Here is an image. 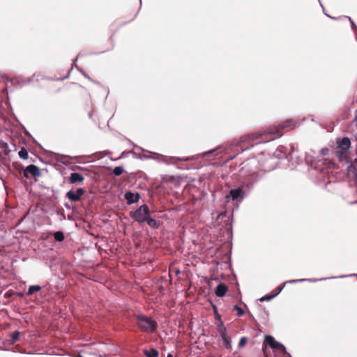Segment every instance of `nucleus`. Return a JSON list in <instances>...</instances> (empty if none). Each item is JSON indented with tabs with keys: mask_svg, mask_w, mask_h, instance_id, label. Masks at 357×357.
I'll use <instances>...</instances> for the list:
<instances>
[{
	"mask_svg": "<svg viewBox=\"0 0 357 357\" xmlns=\"http://www.w3.org/2000/svg\"><path fill=\"white\" fill-rule=\"evenodd\" d=\"M296 127V122L293 119H288L285 121L281 126H271L268 127L263 132H258L249 135L248 137L251 140H255L261 138V142H267L268 141L274 140L282 135V129L290 130Z\"/></svg>",
	"mask_w": 357,
	"mask_h": 357,
	"instance_id": "obj_1",
	"label": "nucleus"
},
{
	"mask_svg": "<svg viewBox=\"0 0 357 357\" xmlns=\"http://www.w3.org/2000/svg\"><path fill=\"white\" fill-rule=\"evenodd\" d=\"M261 175L259 172H252L245 177L239 188L231 189L229 191L232 200L242 201L247 192H249L253 187L254 183L259 181Z\"/></svg>",
	"mask_w": 357,
	"mask_h": 357,
	"instance_id": "obj_2",
	"label": "nucleus"
},
{
	"mask_svg": "<svg viewBox=\"0 0 357 357\" xmlns=\"http://www.w3.org/2000/svg\"><path fill=\"white\" fill-rule=\"evenodd\" d=\"M137 320L138 326L145 332L153 333L157 328V323L146 316L138 315Z\"/></svg>",
	"mask_w": 357,
	"mask_h": 357,
	"instance_id": "obj_3",
	"label": "nucleus"
},
{
	"mask_svg": "<svg viewBox=\"0 0 357 357\" xmlns=\"http://www.w3.org/2000/svg\"><path fill=\"white\" fill-rule=\"evenodd\" d=\"M149 208L146 204L140 206L137 210L130 211L131 218L139 224L144 222L149 216Z\"/></svg>",
	"mask_w": 357,
	"mask_h": 357,
	"instance_id": "obj_4",
	"label": "nucleus"
},
{
	"mask_svg": "<svg viewBox=\"0 0 357 357\" xmlns=\"http://www.w3.org/2000/svg\"><path fill=\"white\" fill-rule=\"evenodd\" d=\"M337 151L335 155L342 160V154L349 151L351 146V141L348 137H343L342 139H337L336 141Z\"/></svg>",
	"mask_w": 357,
	"mask_h": 357,
	"instance_id": "obj_5",
	"label": "nucleus"
},
{
	"mask_svg": "<svg viewBox=\"0 0 357 357\" xmlns=\"http://www.w3.org/2000/svg\"><path fill=\"white\" fill-rule=\"evenodd\" d=\"M266 343L274 350L278 351L286 355L287 357H291V355L286 351L285 347L280 342L276 341L273 336L266 335L265 337Z\"/></svg>",
	"mask_w": 357,
	"mask_h": 357,
	"instance_id": "obj_6",
	"label": "nucleus"
},
{
	"mask_svg": "<svg viewBox=\"0 0 357 357\" xmlns=\"http://www.w3.org/2000/svg\"><path fill=\"white\" fill-rule=\"evenodd\" d=\"M85 193L83 188H77L76 191L70 190L66 193V197L72 202H78Z\"/></svg>",
	"mask_w": 357,
	"mask_h": 357,
	"instance_id": "obj_7",
	"label": "nucleus"
},
{
	"mask_svg": "<svg viewBox=\"0 0 357 357\" xmlns=\"http://www.w3.org/2000/svg\"><path fill=\"white\" fill-rule=\"evenodd\" d=\"M30 175L33 177L40 176V172L39 168L34 165H31L26 167L24 171V176L26 178H29Z\"/></svg>",
	"mask_w": 357,
	"mask_h": 357,
	"instance_id": "obj_8",
	"label": "nucleus"
},
{
	"mask_svg": "<svg viewBox=\"0 0 357 357\" xmlns=\"http://www.w3.org/2000/svg\"><path fill=\"white\" fill-rule=\"evenodd\" d=\"M124 197L128 204L137 203L140 199V195L138 192L133 193L130 191L126 192Z\"/></svg>",
	"mask_w": 357,
	"mask_h": 357,
	"instance_id": "obj_9",
	"label": "nucleus"
},
{
	"mask_svg": "<svg viewBox=\"0 0 357 357\" xmlns=\"http://www.w3.org/2000/svg\"><path fill=\"white\" fill-rule=\"evenodd\" d=\"M328 280L327 278H307V279H295V280H287L285 282V284H296L298 282H317L318 281H322Z\"/></svg>",
	"mask_w": 357,
	"mask_h": 357,
	"instance_id": "obj_10",
	"label": "nucleus"
},
{
	"mask_svg": "<svg viewBox=\"0 0 357 357\" xmlns=\"http://www.w3.org/2000/svg\"><path fill=\"white\" fill-rule=\"evenodd\" d=\"M84 178L82 175L79 173L73 172L70 174L69 177V182L71 184L79 183L82 184L84 182Z\"/></svg>",
	"mask_w": 357,
	"mask_h": 357,
	"instance_id": "obj_11",
	"label": "nucleus"
},
{
	"mask_svg": "<svg viewBox=\"0 0 357 357\" xmlns=\"http://www.w3.org/2000/svg\"><path fill=\"white\" fill-rule=\"evenodd\" d=\"M227 290V287L225 284L220 283L216 287L215 295L218 297H222L225 295Z\"/></svg>",
	"mask_w": 357,
	"mask_h": 357,
	"instance_id": "obj_12",
	"label": "nucleus"
},
{
	"mask_svg": "<svg viewBox=\"0 0 357 357\" xmlns=\"http://www.w3.org/2000/svg\"><path fill=\"white\" fill-rule=\"evenodd\" d=\"M145 222H146L148 225L152 229H158L159 227L158 222L155 219L149 216Z\"/></svg>",
	"mask_w": 357,
	"mask_h": 357,
	"instance_id": "obj_13",
	"label": "nucleus"
},
{
	"mask_svg": "<svg viewBox=\"0 0 357 357\" xmlns=\"http://www.w3.org/2000/svg\"><path fill=\"white\" fill-rule=\"evenodd\" d=\"M218 331L222 338H225V337L227 336V329L222 322H220V324L218 326Z\"/></svg>",
	"mask_w": 357,
	"mask_h": 357,
	"instance_id": "obj_14",
	"label": "nucleus"
},
{
	"mask_svg": "<svg viewBox=\"0 0 357 357\" xmlns=\"http://www.w3.org/2000/svg\"><path fill=\"white\" fill-rule=\"evenodd\" d=\"M305 162L307 165H310L311 167H313L314 169H317V165L316 162L312 159V157L310 156L308 153L306 155Z\"/></svg>",
	"mask_w": 357,
	"mask_h": 357,
	"instance_id": "obj_15",
	"label": "nucleus"
},
{
	"mask_svg": "<svg viewBox=\"0 0 357 357\" xmlns=\"http://www.w3.org/2000/svg\"><path fill=\"white\" fill-rule=\"evenodd\" d=\"M42 289V287L39 285H31L27 291L28 295H31L34 292L39 291Z\"/></svg>",
	"mask_w": 357,
	"mask_h": 357,
	"instance_id": "obj_16",
	"label": "nucleus"
},
{
	"mask_svg": "<svg viewBox=\"0 0 357 357\" xmlns=\"http://www.w3.org/2000/svg\"><path fill=\"white\" fill-rule=\"evenodd\" d=\"M54 237L56 241L61 242L64 239V235L63 233L61 231H58L54 232Z\"/></svg>",
	"mask_w": 357,
	"mask_h": 357,
	"instance_id": "obj_17",
	"label": "nucleus"
},
{
	"mask_svg": "<svg viewBox=\"0 0 357 357\" xmlns=\"http://www.w3.org/2000/svg\"><path fill=\"white\" fill-rule=\"evenodd\" d=\"M224 342V346L227 349H231V342L230 337L227 335L225 338H222Z\"/></svg>",
	"mask_w": 357,
	"mask_h": 357,
	"instance_id": "obj_18",
	"label": "nucleus"
},
{
	"mask_svg": "<svg viewBox=\"0 0 357 357\" xmlns=\"http://www.w3.org/2000/svg\"><path fill=\"white\" fill-rule=\"evenodd\" d=\"M145 354L147 357H158V352L156 349H152L150 351H146Z\"/></svg>",
	"mask_w": 357,
	"mask_h": 357,
	"instance_id": "obj_19",
	"label": "nucleus"
},
{
	"mask_svg": "<svg viewBox=\"0 0 357 357\" xmlns=\"http://www.w3.org/2000/svg\"><path fill=\"white\" fill-rule=\"evenodd\" d=\"M282 147H279L273 153L274 156L278 158H282L285 156V153L282 152Z\"/></svg>",
	"mask_w": 357,
	"mask_h": 357,
	"instance_id": "obj_20",
	"label": "nucleus"
},
{
	"mask_svg": "<svg viewBox=\"0 0 357 357\" xmlns=\"http://www.w3.org/2000/svg\"><path fill=\"white\" fill-rule=\"evenodd\" d=\"M18 155L19 156L22 158V159H27L28 157H29V154H28V152L27 151L24 149V148H22L18 153Z\"/></svg>",
	"mask_w": 357,
	"mask_h": 357,
	"instance_id": "obj_21",
	"label": "nucleus"
},
{
	"mask_svg": "<svg viewBox=\"0 0 357 357\" xmlns=\"http://www.w3.org/2000/svg\"><path fill=\"white\" fill-rule=\"evenodd\" d=\"M124 169L122 167H116L114 170L113 173L115 176H120L123 174Z\"/></svg>",
	"mask_w": 357,
	"mask_h": 357,
	"instance_id": "obj_22",
	"label": "nucleus"
},
{
	"mask_svg": "<svg viewBox=\"0 0 357 357\" xmlns=\"http://www.w3.org/2000/svg\"><path fill=\"white\" fill-rule=\"evenodd\" d=\"M273 298H275V296L273 294V295L267 294V295H265L264 296L261 297L259 299V301L261 302L268 301H271V299H273Z\"/></svg>",
	"mask_w": 357,
	"mask_h": 357,
	"instance_id": "obj_23",
	"label": "nucleus"
},
{
	"mask_svg": "<svg viewBox=\"0 0 357 357\" xmlns=\"http://www.w3.org/2000/svg\"><path fill=\"white\" fill-rule=\"evenodd\" d=\"M286 284L285 282H283L282 284H281L280 286H278L277 287V289H275V291L274 292L273 295L275 296V297L276 296H278L282 291V289H284V287H285Z\"/></svg>",
	"mask_w": 357,
	"mask_h": 357,
	"instance_id": "obj_24",
	"label": "nucleus"
},
{
	"mask_svg": "<svg viewBox=\"0 0 357 357\" xmlns=\"http://www.w3.org/2000/svg\"><path fill=\"white\" fill-rule=\"evenodd\" d=\"M347 277H357V274H349V275H340V276H333V277H329V278H327L328 279H335V278H347Z\"/></svg>",
	"mask_w": 357,
	"mask_h": 357,
	"instance_id": "obj_25",
	"label": "nucleus"
},
{
	"mask_svg": "<svg viewBox=\"0 0 357 357\" xmlns=\"http://www.w3.org/2000/svg\"><path fill=\"white\" fill-rule=\"evenodd\" d=\"M234 309L237 311V315L238 317H241L244 313L243 309L237 305H234Z\"/></svg>",
	"mask_w": 357,
	"mask_h": 357,
	"instance_id": "obj_26",
	"label": "nucleus"
},
{
	"mask_svg": "<svg viewBox=\"0 0 357 357\" xmlns=\"http://www.w3.org/2000/svg\"><path fill=\"white\" fill-rule=\"evenodd\" d=\"M20 332L19 331H15L12 335H11V337H12V342H16L18 339H19V337H20Z\"/></svg>",
	"mask_w": 357,
	"mask_h": 357,
	"instance_id": "obj_27",
	"label": "nucleus"
},
{
	"mask_svg": "<svg viewBox=\"0 0 357 357\" xmlns=\"http://www.w3.org/2000/svg\"><path fill=\"white\" fill-rule=\"evenodd\" d=\"M217 150L218 149H214L208 151H206L203 153V155L205 157H211L214 153L217 151Z\"/></svg>",
	"mask_w": 357,
	"mask_h": 357,
	"instance_id": "obj_28",
	"label": "nucleus"
},
{
	"mask_svg": "<svg viewBox=\"0 0 357 357\" xmlns=\"http://www.w3.org/2000/svg\"><path fill=\"white\" fill-rule=\"evenodd\" d=\"M246 342H247L246 337H241L239 341L238 346L243 347L245 344Z\"/></svg>",
	"mask_w": 357,
	"mask_h": 357,
	"instance_id": "obj_29",
	"label": "nucleus"
},
{
	"mask_svg": "<svg viewBox=\"0 0 357 357\" xmlns=\"http://www.w3.org/2000/svg\"><path fill=\"white\" fill-rule=\"evenodd\" d=\"M353 167L354 169L355 177H356V179L357 180V159H356L354 162L353 163Z\"/></svg>",
	"mask_w": 357,
	"mask_h": 357,
	"instance_id": "obj_30",
	"label": "nucleus"
},
{
	"mask_svg": "<svg viewBox=\"0 0 357 357\" xmlns=\"http://www.w3.org/2000/svg\"><path fill=\"white\" fill-rule=\"evenodd\" d=\"M77 69L81 72V73L86 77L88 79L91 80V81H93L91 79V78L84 72L83 71L82 69H79L78 67H77Z\"/></svg>",
	"mask_w": 357,
	"mask_h": 357,
	"instance_id": "obj_31",
	"label": "nucleus"
},
{
	"mask_svg": "<svg viewBox=\"0 0 357 357\" xmlns=\"http://www.w3.org/2000/svg\"><path fill=\"white\" fill-rule=\"evenodd\" d=\"M328 149H326V148H323V149H321L320 150L321 154L322 155H325V154L326 153V152H328Z\"/></svg>",
	"mask_w": 357,
	"mask_h": 357,
	"instance_id": "obj_32",
	"label": "nucleus"
},
{
	"mask_svg": "<svg viewBox=\"0 0 357 357\" xmlns=\"http://www.w3.org/2000/svg\"><path fill=\"white\" fill-rule=\"evenodd\" d=\"M174 160H184V161H188L190 160V158H173Z\"/></svg>",
	"mask_w": 357,
	"mask_h": 357,
	"instance_id": "obj_33",
	"label": "nucleus"
},
{
	"mask_svg": "<svg viewBox=\"0 0 357 357\" xmlns=\"http://www.w3.org/2000/svg\"><path fill=\"white\" fill-rule=\"evenodd\" d=\"M349 20L351 22L353 29L356 28L355 24L354 23L353 20L350 17H348Z\"/></svg>",
	"mask_w": 357,
	"mask_h": 357,
	"instance_id": "obj_34",
	"label": "nucleus"
},
{
	"mask_svg": "<svg viewBox=\"0 0 357 357\" xmlns=\"http://www.w3.org/2000/svg\"><path fill=\"white\" fill-rule=\"evenodd\" d=\"M31 79V78H29V79H27L26 80V82H26V83H29V82H30Z\"/></svg>",
	"mask_w": 357,
	"mask_h": 357,
	"instance_id": "obj_35",
	"label": "nucleus"
},
{
	"mask_svg": "<svg viewBox=\"0 0 357 357\" xmlns=\"http://www.w3.org/2000/svg\"><path fill=\"white\" fill-rule=\"evenodd\" d=\"M175 273H176V274H178L180 273V271L179 270H176Z\"/></svg>",
	"mask_w": 357,
	"mask_h": 357,
	"instance_id": "obj_36",
	"label": "nucleus"
},
{
	"mask_svg": "<svg viewBox=\"0 0 357 357\" xmlns=\"http://www.w3.org/2000/svg\"><path fill=\"white\" fill-rule=\"evenodd\" d=\"M167 357H173V356L171 354H168Z\"/></svg>",
	"mask_w": 357,
	"mask_h": 357,
	"instance_id": "obj_37",
	"label": "nucleus"
},
{
	"mask_svg": "<svg viewBox=\"0 0 357 357\" xmlns=\"http://www.w3.org/2000/svg\"><path fill=\"white\" fill-rule=\"evenodd\" d=\"M78 57H79V56H77V58H75V61L77 60Z\"/></svg>",
	"mask_w": 357,
	"mask_h": 357,
	"instance_id": "obj_38",
	"label": "nucleus"
},
{
	"mask_svg": "<svg viewBox=\"0 0 357 357\" xmlns=\"http://www.w3.org/2000/svg\"><path fill=\"white\" fill-rule=\"evenodd\" d=\"M99 357H101V356H99Z\"/></svg>",
	"mask_w": 357,
	"mask_h": 357,
	"instance_id": "obj_39",
	"label": "nucleus"
}]
</instances>
